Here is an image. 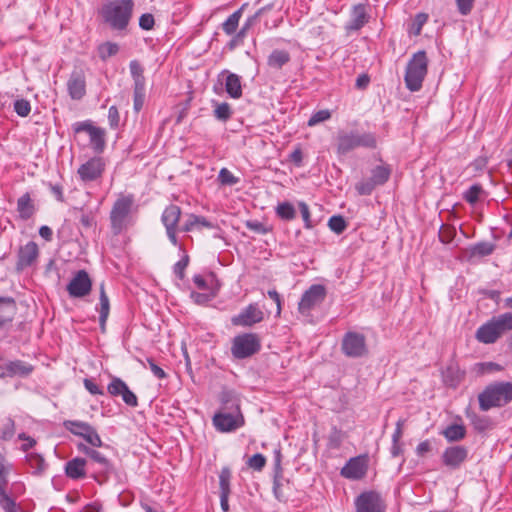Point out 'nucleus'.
Instances as JSON below:
<instances>
[{
    "instance_id": "1",
    "label": "nucleus",
    "mask_w": 512,
    "mask_h": 512,
    "mask_svg": "<svg viewBox=\"0 0 512 512\" xmlns=\"http://www.w3.org/2000/svg\"><path fill=\"white\" fill-rule=\"evenodd\" d=\"M134 3L132 0H115L103 5L100 13L105 23L113 30H125L132 17Z\"/></svg>"
},
{
    "instance_id": "2",
    "label": "nucleus",
    "mask_w": 512,
    "mask_h": 512,
    "mask_svg": "<svg viewBox=\"0 0 512 512\" xmlns=\"http://www.w3.org/2000/svg\"><path fill=\"white\" fill-rule=\"evenodd\" d=\"M478 401L482 411L508 404L512 401V383L502 381L486 386L478 395Z\"/></svg>"
},
{
    "instance_id": "3",
    "label": "nucleus",
    "mask_w": 512,
    "mask_h": 512,
    "mask_svg": "<svg viewBox=\"0 0 512 512\" xmlns=\"http://www.w3.org/2000/svg\"><path fill=\"white\" fill-rule=\"evenodd\" d=\"M428 72V58L424 50L418 51L409 59L404 81L407 89L412 92L419 91L422 88L423 81Z\"/></svg>"
},
{
    "instance_id": "4",
    "label": "nucleus",
    "mask_w": 512,
    "mask_h": 512,
    "mask_svg": "<svg viewBox=\"0 0 512 512\" xmlns=\"http://www.w3.org/2000/svg\"><path fill=\"white\" fill-rule=\"evenodd\" d=\"M336 140V150L339 155H346L358 147L375 148L377 143L374 134H360L357 131H339Z\"/></svg>"
},
{
    "instance_id": "5",
    "label": "nucleus",
    "mask_w": 512,
    "mask_h": 512,
    "mask_svg": "<svg viewBox=\"0 0 512 512\" xmlns=\"http://www.w3.org/2000/svg\"><path fill=\"white\" fill-rule=\"evenodd\" d=\"M261 349L260 337L255 333H243L232 340L231 353L235 359H245Z\"/></svg>"
},
{
    "instance_id": "6",
    "label": "nucleus",
    "mask_w": 512,
    "mask_h": 512,
    "mask_svg": "<svg viewBox=\"0 0 512 512\" xmlns=\"http://www.w3.org/2000/svg\"><path fill=\"white\" fill-rule=\"evenodd\" d=\"M134 203L133 195H121L114 202L110 212L111 228L115 234L122 231Z\"/></svg>"
},
{
    "instance_id": "7",
    "label": "nucleus",
    "mask_w": 512,
    "mask_h": 512,
    "mask_svg": "<svg viewBox=\"0 0 512 512\" xmlns=\"http://www.w3.org/2000/svg\"><path fill=\"white\" fill-rule=\"evenodd\" d=\"M341 348L351 358H361L368 354L366 338L358 332H347L342 339Z\"/></svg>"
},
{
    "instance_id": "8",
    "label": "nucleus",
    "mask_w": 512,
    "mask_h": 512,
    "mask_svg": "<svg viewBox=\"0 0 512 512\" xmlns=\"http://www.w3.org/2000/svg\"><path fill=\"white\" fill-rule=\"evenodd\" d=\"M326 297V288L321 284H314L306 290L298 304V311L302 315H309L310 311L322 304Z\"/></svg>"
},
{
    "instance_id": "9",
    "label": "nucleus",
    "mask_w": 512,
    "mask_h": 512,
    "mask_svg": "<svg viewBox=\"0 0 512 512\" xmlns=\"http://www.w3.org/2000/svg\"><path fill=\"white\" fill-rule=\"evenodd\" d=\"M65 428L76 436L84 438L93 447H101L103 442L96 429L89 423L68 420L64 422Z\"/></svg>"
},
{
    "instance_id": "10",
    "label": "nucleus",
    "mask_w": 512,
    "mask_h": 512,
    "mask_svg": "<svg viewBox=\"0 0 512 512\" xmlns=\"http://www.w3.org/2000/svg\"><path fill=\"white\" fill-rule=\"evenodd\" d=\"M356 512H385L386 505L379 493L367 491L355 499Z\"/></svg>"
},
{
    "instance_id": "11",
    "label": "nucleus",
    "mask_w": 512,
    "mask_h": 512,
    "mask_svg": "<svg viewBox=\"0 0 512 512\" xmlns=\"http://www.w3.org/2000/svg\"><path fill=\"white\" fill-rule=\"evenodd\" d=\"M181 217V208L175 204L167 206L162 215L161 222L166 228V233L174 246L178 245L177 228Z\"/></svg>"
},
{
    "instance_id": "12",
    "label": "nucleus",
    "mask_w": 512,
    "mask_h": 512,
    "mask_svg": "<svg viewBox=\"0 0 512 512\" xmlns=\"http://www.w3.org/2000/svg\"><path fill=\"white\" fill-rule=\"evenodd\" d=\"M92 280L85 270L77 271L67 285V291L73 298H83L90 294Z\"/></svg>"
},
{
    "instance_id": "13",
    "label": "nucleus",
    "mask_w": 512,
    "mask_h": 512,
    "mask_svg": "<svg viewBox=\"0 0 512 512\" xmlns=\"http://www.w3.org/2000/svg\"><path fill=\"white\" fill-rule=\"evenodd\" d=\"M368 470L367 455H360L350 458L342 467L340 474L346 479L360 480L365 477Z\"/></svg>"
},
{
    "instance_id": "14",
    "label": "nucleus",
    "mask_w": 512,
    "mask_h": 512,
    "mask_svg": "<svg viewBox=\"0 0 512 512\" xmlns=\"http://www.w3.org/2000/svg\"><path fill=\"white\" fill-rule=\"evenodd\" d=\"M264 319L263 311L258 307V304L251 303L242 311L233 316L231 322L235 326L251 327L257 323L262 322Z\"/></svg>"
},
{
    "instance_id": "15",
    "label": "nucleus",
    "mask_w": 512,
    "mask_h": 512,
    "mask_svg": "<svg viewBox=\"0 0 512 512\" xmlns=\"http://www.w3.org/2000/svg\"><path fill=\"white\" fill-rule=\"evenodd\" d=\"M107 391L111 396H121L124 403L128 406L136 407L138 405L137 396L121 378L112 377L111 382L107 386Z\"/></svg>"
},
{
    "instance_id": "16",
    "label": "nucleus",
    "mask_w": 512,
    "mask_h": 512,
    "mask_svg": "<svg viewBox=\"0 0 512 512\" xmlns=\"http://www.w3.org/2000/svg\"><path fill=\"white\" fill-rule=\"evenodd\" d=\"M105 169V164L101 158L94 157L82 164L78 168V175L83 182H91L99 179Z\"/></svg>"
},
{
    "instance_id": "17",
    "label": "nucleus",
    "mask_w": 512,
    "mask_h": 512,
    "mask_svg": "<svg viewBox=\"0 0 512 512\" xmlns=\"http://www.w3.org/2000/svg\"><path fill=\"white\" fill-rule=\"evenodd\" d=\"M441 458L446 467L456 470L468 458V449L461 445L450 446L444 450Z\"/></svg>"
},
{
    "instance_id": "18",
    "label": "nucleus",
    "mask_w": 512,
    "mask_h": 512,
    "mask_svg": "<svg viewBox=\"0 0 512 512\" xmlns=\"http://www.w3.org/2000/svg\"><path fill=\"white\" fill-rule=\"evenodd\" d=\"M213 424L218 431L231 432L244 424L242 415L231 413H218L213 418Z\"/></svg>"
},
{
    "instance_id": "19",
    "label": "nucleus",
    "mask_w": 512,
    "mask_h": 512,
    "mask_svg": "<svg viewBox=\"0 0 512 512\" xmlns=\"http://www.w3.org/2000/svg\"><path fill=\"white\" fill-rule=\"evenodd\" d=\"M39 256L38 245L34 241H29L21 246L18 251L17 270H23L32 266Z\"/></svg>"
},
{
    "instance_id": "20",
    "label": "nucleus",
    "mask_w": 512,
    "mask_h": 512,
    "mask_svg": "<svg viewBox=\"0 0 512 512\" xmlns=\"http://www.w3.org/2000/svg\"><path fill=\"white\" fill-rule=\"evenodd\" d=\"M33 371V367L21 360L9 361L0 364V377H25Z\"/></svg>"
},
{
    "instance_id": "21",
    "label": "nucleus",
    "mask_w": 512,
    "mask_h": 512,
    "mask_svg": "<svg viewBox=\"0 0 512 512\" xmlns=\"http://www.w3.org/2000/svg\"><path fill=\"white\" fill-rule=\"evenodd\" d=\"M68 93L74 100H80L86 94V80L82 70H75L71 73L67 82Z\"/></svg>"
},
{
    "instance_id": "22",
    "label": "nucleus",
    "mask_w": 512,
    "mask_h": 512,
    "mask_svg": "<svg viewBox=\"0 0 512 512\" xmlns=\"http://www.w3.org/2000/svg\"><path fill=\"white\" fill-rule=\"evenodd\" d=\"M78 449L87 455L93 462L99 465V473L108 475L112 471V465L110 461L99 451L85 444H79Z\"/></svg>"
},
{
    "instance_id": "23",
    "label": "nucleus",
    "mask_w": 512,
    "mask_h": 512,
    "mask_svg": "<svg viewBox=\"0 0 512 512\" xmlns=\"http://www.w3.org/2000/svg\"><path fill=\"white\" fill-rule=\"evenodd\" d=\"M368 19L369 16L365 6L363 4L355 5L352 9L350 20L345 25L346 32L360 30L368 22Z\"/></svg>"
},
{
    "instance_id": "24",
    "label": "nucleus",
    "mask_w": 512,
    "mask_h": 512,
    "mask_svg": "<svg viewBox=\"0 0 512 512\" xmlns=\"http://www.w3.org/2000/svg\"><path fill=\"white\" fill-rule=\"evenodd\" d=\"M17 311L16 302L11 297H0V328L12 322Z\"/></svg>"
},
{
    "instance_id": "25",
    "label": "nucleus",
    "mask_w": 512,
    "mask_h": 512,
    "mask_svg": "<svg viewBox=\"0 0 512 512\" xmlns=\"http://www.w3.org/2000/svg\"><path fill=\"white\" fill-rule=\"evenodd\" d=\"M202 228L213 229L215 228V225L203 216L190 213L187 215V219L180 230L183 232H191L194 230H201Z\"/></svg>"
},
{
    "instance_id": "26",
    "label": "nucleus",
    "mask_w": 512,
    "mask_h": 512,
    "mask_svg": "<svg viewBox=\"0 0 512 512\" xmlns=\"http://www.w3.org/2000/svg\"><path fill=\"white\" fill-rule=\"evenodd\" d=\"M476 339L483 344H493L495 343L501 336L493 326L490 320L486 323L482 324L476 331L475 334Z\"/></svg>"
},
{
    "instance_id": "27",
    "label": "nucleus",
    "mask_w": 512,
    "mask_h": 512,
    "mask_svg": "<svg viewBox=\"0 0 512 512\" xmlns=\"http://www.w3.org/2000/svg\"><path fill=\"white\" fill-rule=\"evenodd\" d=\"M99 308L97 310L99 311V325L102 332H105L106 330V322L109 317L110 313V302L109 298L105 291V284L101 283L99 287Z\"/></svg>"
},
{
    "instance_id": "28",
    "label": "nucleus",
    "mask_w": 512,
    "mask_h": 512,
    "mask_svg": "<svg viewBox=\"0 0 512 512\" xmlns=\"http://www.w3.org/2000/svg\"><path fill=\"white\" fill-rule=\"evenodd\" d=\"M226 74L225 90L227 94L233 99H239L242 96L241 78L235 73L223 71Z\"/></svg>"
},
{
    "instance_id": "29",
    "label": "nucleus",
    "mask_w": 512,
    "mask_h": 512,
    "mask_svg": "<svg viewBox=\"0 0 512 512\" xmlns=\"http://www.w3.org/2000/svg\"><path fill=\"white\" fill-rule=\"evenodd\" d=\"M86 459L76 457L68 461L65 465V473L71 479H81L86 476Z\"/></svg>"
},
{
    "instance_id": "30",
    "label": "nucleus",
    "mask_w": 512,
    "mask_h": 512,
    "mask_svg": "<svg viewBox=\"0 0 512 512\" xmlns=\"http://www.w3.org/2000/svg\"><path fill=\"white\" fill-rule=\"evenodd\" d=\"M495 248L496 245L492 242H478L467 249L468 258L474 259L489 256L494 252Z\"/></svg>"
},
{
    "instance_id": "31",
    "label": "nucleus",
    "mask_w": 512,
    "mask_h": 512,
    "mask_svg": "<svg viewBox=\"0 0 512 512\" xmlns=\"http://www.w3.org/2000/svg\"><path fill=\"white\" fill-rule=\"evenodd\" d=\"M500 336L512 330V313L506 312L490 319Z\"/></svg>"
},
{
    "instance_id": "32",
    "label": "nucleus",
    "mask_w": 512,
    "mask_h": 512,
    "mask_svg": "<svg viewBox=\"0 0 512 512\" xmlns=\"http://www.w3.org/2000/svg\"><path fill=\"white\" fill-rule=\"evenodd\" d=\"M77 212V218L81 225L85 228H91L96 225V215L98 207L92 209L88 207H81L75 209Z\"/></svg>"
},
{
    "instance_id": "33",
    "label": "nucleus",
    "mask_w": 512,
    "mask_h": 512,
    "mask_svg": "<svg viewBox=\"0 0 512 512\" xmlns=\"http://www.w3.org/2000/svg\"><path fill=\"white\" fill-rule=\"evenodd\" d=\"M272 7L273 6L271 4L266 5L262 8H260L259 10H257L252 16H250L245 21V23L243 24L241 29L237 32L238 38H245L248 30L251 27H253L261 19L262 16H264L268 11H270L272 9Z\"/></svg>"
},
{
    "instance_id": "34",
    "label": "nucleus",
    "mask_w": 512,
    "mask_h": 512,
    "mask_svg": "<svg viewBox=\"0 0 512 512\" xmlns=\"http://www.w3.org/2000/svg\"><path fill=\"white\" fill-rule=\"evenodd\" d=\"M290 59L291 57L288 51L275 49L268 56L267 64L270 68L281 69Z\"/></svg>"
},
{
    "instance_id": "35",
    "label": "nucleus",
    "mask_w": 512,
    "mask_h": 512,
    "mask_svg": "<svg viewBox=\"0 0 512 512\" xmlns=\"http://www.w3.org/2000/svg\"><path fill=\"white\" fill-rule=\"evenodd\" d=\"M17 211L22 219L27 220L34 214V204L29 193L22 195L17 201Z\"/></svg>"
},
{
    "instance_id": "36",
    "label": "nucleus",
    "mask_w": 512,
    "mask_h": 512,
    "mask_svg": "<svg viewBox=\"0 0 512 512\" xmlns=\"http://www.w3.org/2000/svg\"><path fill=\"white\" fill-rule=\"evenodd\" d=\"M26 462L32 469V474L36 476L42 475L47 468L44 458L38 453H28L26 455Z\"/></svg>"
},
{
    "instance_id": "37",
    "label": "nucleus",
    "mask_w": 512,
    "mask_h": 512,
    "mask_svg": "<svg viewBox=\"0 0 512 512\" xmlns=\"http://www.w3.org/2000/svg\"><path fill=\"white\" fill-rule=\"evenodd\" d=\"M105 130L100 127H96L95 130L89 135L90 144L96 153H102L106 146Z\"/></svg>"
},
{
    "instance_id": "38",
    "label": "nucleus",
    "mask_w": 512,
    "mask_h": 512,
    "mask_svg": "<svg viewBox=\"0 0 512 512\" xmlns=\"http://www.w3.org/2000/svg\"><path fill=\"white\" fill-rule=\"evenodd\" d=\"M449 442H457L466 436V429L463 425L451 424L442 432Z\"/></svg>"
},
{
    "instance_id": "39",
    "label": "nucleus",
    "mask_w": 512,
    "mask_h": 512,
    "mask_svg": "<svg viewBox=\"0 0 512 512\" xmlns=\"http://www.w3.org/2000/svg\"><path fill=\"white\" fill-rule=\"evenodd\" d=\"M244 7L245 5L232 13L222 24V29L227 35H232L236 32Z\"/></svg>"
},
{
    "instance_id": "40",
    "label": "nucleus",
    "mask_w": 512,
    "mask_h": 512,
    "mask_svg": "<svg viewBox=\"0 0 512 512\" xmlns=\"http://www.w3.org/2000/svg\"><path fill=\"white\" fill-rule=\"evenodd\" d=\"M212 104L214 107L213 115L217 120L227 122L231 118L232 110L230 104L227 102L220 103L217 101H212Z\"/></svg>"
},
{
    "instance_id": "41",
    "label": "nucleus",
    "mask_w": 512,
    "mask_h": 512,
    "mask_svg": "<svg viewBox=\"0 0 512 512\" xmlns=\"http://www.w3.org/2000/svg\"><path fill=\"white\" fill-rule=\"evenodd\" d=\"M232 473L229 467H223L219 473L220 495L230 496Z\"/></svg>"
},
{
    "instance_id": "42",
    "label": "nucleus",
    "mask_w": 512,
    "mask_h": 512,
    "mask_svg": "<svg viewBox=\"0 0 512 512\" xmlns=\"http://www.w3.org/2000/svg\"><path fill=\"white\" fill-rule=\"evenodd\" d=\"M428 20V15L426 13H418L408 24L407 31L410 35L419 36L422 31V27Z\"/></svg>"
},
{
    "instance_id": "43",
    "label": "nucleus",
    "mask_w": 512,
    "mask_h": 512,
    "mask_svg": "<svg viewBox=\"0 0 512 512\" xmlns=\"http://www.w3.org/2000/svg\"><path fill=\"white\" fill-rule=\"evenodd\" d=\"M129 69L134 81V86H145L144 69L140 62L137 60L130 61Z\"/></svg>"
},
{
    "instance_id": "44",
    "label": "nucleus",
    "mask_w": 512,
    "mask_h": 512,
    "mask_svg": "<svg viewBox=\"0 0 512 512\" xmlns=\"http://www.w3.org/2000/svg\"><path fill=\"white\" fill-rule=\"evenodd\" d=\"M276 215L285 221H291L296 217V210L290 202H282L276 206Z\"/></svg>"
},
{
    "instance_id": "45",
    "label": "nucleus",
    "mask_w": 512,
    "mask_h": 512,
    "mask_svg": "<svg viewBox=\"0 0 512 512\" xmlns=\"http://www.w3.org/2000/svg\"><path fill=\"white\" fill-rule=\"evenodd\" d=\"M16 427L15 422L11 417H6L2 420L0 426V439L3 441H9L15 435Z\"/></svg>"
},
{
    "instance_id": "46",
    "label": "nucleus",
    "mask_w": 512,
    "mask_h": 512,
    "mask_svg": "<svg viewBox=\"0 0 512 512\" xmlns=\"http://www.w3.org/2000/svg\"><path fill=\"white\" fill-rule=\"evenodd\" d=\"M390 177V169L385 166H376L371 171L370 179L378 186L383 185Z\"/></svg>"
},
{
    "instance_id": "47",
    "label": "nucleus",
    "mask_w": 512,
    "mask_h": 512,
    "mask_svg": "<svg viewBox=\"0 0 512 512\" xmlns=\"http://www.w3.org/2000/svg\"><path fill=\"white\" fill-rule=\"evenodd\" d=\"M462 378L463 373H461L458 369L449 367L444 374V383L449 387L457 388L462 381Z\"/></svg>"
},
{
    "instance_id": "48",
    "label": "nucleus",
    "mask_w": 512,
    "mask_h": 512,
    "mask_svg": "<svg viewBox=\"0 0 512 512\" xmlns=\"http://www.w3.org/2000/svg\"><path fill=\"white\" fill-rule=\"evenodd\" d=\"M118 51L119 46L114 42H105L98 46V55L103 61H106L108 58L116 55Z\"/></svg>"
},
{
    "instance_id": "49",
    "label": "nucleus",
    "mask_w": 512,
    "mask_h": 512,
    "mask_svg": "<svg viewBox=\"0 0 512 512\" xmlns=\"http://www.w3.org/2000/svg\"><path fill=\"white\" fill-rule=\"evenodd\" d=\"M290 481L286 478H284L283 473H281V481H279V493H276L277 490H275V478L273 479V494L275 498L280 502H286L288 500V493L286 490H289L290 487Z\"/></svg>"
},
{
    "instance_id": "50",
    "label": "nucleus",
    "mask_w": 512,
    "mask_h": 512,
    "mask_svg": "<svg viewBox=\"0 0 512 512\" xmlns=\"http://www.w3.org/2000/svg\"><path fill=\"white\" fill-rule=\"evenodd\" d=\"M217 295V289H210L207 292H191V298L196 304L204 305L215 298Z\"/></svg>"
},
{
    "instance_id": "51",
    "label": "nucleus",
    "mask_w": 512,
    "mask_h": 512,
    "mask_svg": "<svg viewBox=\"0 0 512 512\" xmlns=\"http://www.w3.org/2000/svg\"><path fill=\"white\" fill-rule=\"evenodd\" d=\"M471 423L475 430L478 432H485L489 430L492 426V423L488 417L473 415L471 418Z\"/></svg>"
},
{
    "instance_id": "52",
    "label": "nucleus",
    "mask_w": 512,
    "mask_h": 512,
    "mask_svg": "<svg viewBox=\"0 0 512 512\" xmlns=\"http://www.w3.org/2000/svg\"><path fill=\"white\" fill-rule=\"evenodd\" d=\"M482 192V186L480 184H474L467 191H465L463 198L466 202L473 205L479 200L480 194Z\"/></svg>"
},
{
    "instance_id": "53",
    "label": "nucleus",
    "mask_w": 512,
    "mask_h": 512,
    "mask_svg": "<svg viewBox=\"0 0 512 512\" xmlns=\"http://www.w3.org/2000/svg\"><path fill=\"white\" fill-rule=\"evenodd\" d=\"M329 228L336 234H341L347 227V223L343 216L334 215L328 221Z\"/></svg>"
},
{
    "instance_id": "54",
    "label": "nucleus",
    "mask_w": 512,
    "mask_h": 512,
    "mask_svg": "<svg viewBox=\"0 0 512 512\" xmlns=\"http://www.w3.org/2000/svg\"><path fill=\"white\" fill-rule=\"evenodd\" d=\"M281 460H282V455H281V451L279 449H276L274 451V474H275V490L276 493L280 494L279 493V481H281V473H283L282 471V467H281Z\"/></svg>"
},
{
    "instance_id": "55",
    "label": "nucleus",
    "mask_w": 512,
    "mask_h": 512,
    "mask_svg": "<svg viewBox=\"0 0 512 512\" xmlns=\"http://www.w3.org/2000/svg\"><path fill=\"white\" fill-rule=\"evenodd\" d=\"M218 181L222 185L233 186L236 185L240 180L238 177L234 176L233 173L227 168H222L218 174Z\"/></svg>"
},
{
    "instance_id": "56",
    "label": "nucleus",
    "mask_w": 512,
    "mask_h": 512,
    "mask_svg": "<svg viewBox=\"0 0 512 512\" xmlns=\"http://www.w3.org/2000/svg\"><path fill=\"white\" fill-rule=\"evenodd\" d=\"M134 110L139 112L145 101V86H134L133 89Z\"/></svg>"
},
{
    "instance_id": "57",
    "label": "nucleus",
    "mask_w": 512,
    "mask_h": 512,
    "mask_svg": "<svg viewBox=\"0 0 512 512\" xmlns=\"http://www.w3.org/2000/svg\"><path fill=\"white\" fill-rule=\"evenodd\" d=\"M14 111L20 117H26L31 112V104L28 100L21 98L14 101Z\"/></svg>"
},
{
    "instance_id": "58",
    "label": "nucleus",
    "mask_w": 512,
    "mask_h": 512,
    "mask_svg": "<svg viewBox=\"0 0 512 512\" xmlns=\"http://www.w3.org/2000/svg\"><path fill=\"white\" fill-rule=\"evenodd\" d=\"M247 465L255 471H261L266 465V458L264 455L256 453L248 459Z\"/></svg>"
},
{
    "instance_id": "59",
    "label": "nucleus",
    "mask_w": 512,
    "mask_h": 512,
    "mask_svg": "<svg viewBox=\"0 0 512 512\" xmlns=\"http://www.w3.org/2000/svg\"><path fill=\"white\" fill-rule=\"evenodd\" d=\"M0 507L5 512H18V507L14 499L8 494L0 495Z\"/></svg>"
},
{
    "instance_id": "60",
    "label": "nucleus",
    "mask_w": 512,
    "mask_h": 512,
    "mask_svg": "<svg viewBox=\"0 0 512 512\" xmlns=\"http://www.w3.org/2000/svg\"><path fill=\"white\" fill-rule=\"evenodd\" d=\"M331 118V113L329 110H319L315 112L310 119L308 120V126H315L321 122H324Z\"/></svg>"
},
{
    "instance_id": "61",
    "label": "nucleus",
    "mask_w": 512,
    "mask_h": 512,
    "mask_svg": "<svg viewBox=\"0 0 512 512\" xmlns=\"http://www.w3.org/2000/svg\"><path fill=\"white\" fill-rule=\"evenodd\" d=\"M376 186L371 179H367L357 183L355 188L359 195H370Z\"/></svg>"
},
{
    "instance_id": "62",
    "label": "nucleus",
    "mask_w": 512,
    "mask_h": 512,
    "mask_svg": "<svg viewBox=\"0 0 512 512\" xmlns=\"http://www.w3.org/2000/svg\"><path fill=\"white\" fill-rule=\"evenodd\" d=\"M189 264V256L185 255L182 259H180L175 265L173 266V272L175 275L180 279L183 280L185 277V269Z\"/></svg>"
},
{
    "instance_id": "63",
    "label": "nucleus",
    "mask_w": 512,
    "mask_h": 512,
    "mask_svg": "<svg viewBox=\"0 0 512 512\" xmlns=\"http://www.w3.org/2000/svg\"><path fill=\"white\" fill-rule=\"evenodd\" d=\"M455 237L454 228L442 225L439 231V239L442 243L448 244Z\"/></svg>"
},
{
    "instance_id": "64",
    "label": "nucleus",
    "mask_w": 512,
    "mask_h": 512,
    "mask_svg": "<svg viewBox=\"0 0 512 512\" xmlns=\"http://www.w3.org/2000/svg\"><path fill=\"white\" fill-rule=\"evenodd\" d=\"M459 13L467 16L471 13L475 0H455Z\"/></svg>"
}]
</instances>
